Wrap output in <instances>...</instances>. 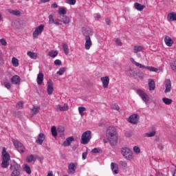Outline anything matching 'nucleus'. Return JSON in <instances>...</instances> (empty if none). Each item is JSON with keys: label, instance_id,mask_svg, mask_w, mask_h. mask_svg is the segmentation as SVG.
<instances>
[{"label": "nucleus", "instance_id": "55", "mask_svg": "<svg viewBox=\"0 0 176 176\" xmlns=\"http://www.w3.org/2000/svg\"><path fill=\"white\" fill-rule=\"evenodd\" d=\"M65 130V129H64V126H58L57 129L58 133H64Z\"/></svg>", "mask_w": 176, "mask_h": 176}, {"label": "nucleus", "instance_id": "56", "mask_svg": "<svg viewBox=\"0 0 176 176\" xmlns=\"http://www.w3.org/2000/svg\"><path fill=\"white\" fill-rule=\"evenodd\" d=\"M67 3H69V5H75L76 0H67Z\"/></svg>", "mask_w": 176, "mask_h": 176}, {"label": "nucleus", "instance_id": "43", "mask_svg": "<svg viewBox=\"0 0 176 176\" xmlns=\"http://www.w3.org/2000/svg\"><path fill=\"white\" fill-rule=\"evenodd\" d=\"M170 68H171L172 71H174L175 72H176V60H173L170 63Z\"/></svg>", "mask_w": 176, "mask_h": 176}, {"label": "nucleus", "instance_id": "44", "mask_svg": "<svg viewBox=\"0 0 176 176\" xmlns=\"http://www.w3.org/2000/svg\"><path fill=\"white\" fill-rule=\"evenodd\" d=\"M58 13H59V14H67V10H65V8L64 7H61L58 10Z\"/></svg>", "mask_w": 176, "mask_h": 176}, {"label": "nucleus", "instance_id": "27", "mask_svg": "<svg viewBox=\"0 0 176 176\" xmlns=\"http://www.w3.org/2000/svg\"><path fill=\"white\" fill-rule=\"evenodd\" d=\"M74 141V138L73 137H69L67 138L65 141L63 143V146H69L71 145V142Z\"/></svg>", "mask_w": 176, "mask_h": 176}, {"label": "nucleus", "instance_id": "38", "mask_svg": "<svg viewBox=\"0 0 176 176\" xmlns=\"http://www.w3.org/2000/svg\"><path fill=\"white\" fill-rule=\"evenodd\" d=\"M66 68L65 67H60L59 70L56 72L57 75H64V72H65Z\"/></svg>", "mask_w": 176, "mask_h": 176}, {"label": "nucleus", "instance_id": "37", "mask_svg": "<svg viewBox=\"0 0 176 176\" xmlns=\"http://www.w3.org/2000/svg\"><path fill=\"white\" fill-rule=\"evenodd\" d=\"M133 152L135 153V155H140V153H141V148H140L138 146H135L133 147Z\"/></svg>", "mask_w": 176, "mask_h": 176}, {"label": "nucleus", "instance_id": "29", "mask_svg": "<svg viewBox=\"0 0 176 176\" xmlns=\"http://www.w3.org/2000/svg\"><path fill=\"white\" fill-rule=\"evenodd\" d=\"M61 19V21L62 23H63V24H69L70 23V20H69V17H68L67 16L65 15H63L62 16H60Z\"/></svg>", "mask_w": 176, "mask_h": 176}, {"label": "nucleus", "instance_id": "54", "mask_svg": "<svg viewBox=\"0 0 176 176\" xmlns=\"http://www.w3.org/2000/svg\"><path fill=\"white\" fill-rule=\"evenodd\" d=\"M0 43H1L3 46H6V45H8V43L6 42V40H5V38H1V39H0Z\"/></svg>", "mask_w": 176, "mask_h": 176}, {"label": "nucleus", "instance_id": "14", "mask_svg": "<svg viewBox=\"0 0 176 176\" xmlns=\"http://www.w3.org/2000/svg\"><path fill=\"white\" fill-rule=\"evenodd\" d=\"M165 90L164 93L165 94H167V93H170L171 91V80L170 79H166L165 80Z\"/></svg>", "mask_w": 176, "mask_h": 176}, {"label": "nucleus", "instance_id": "64", "mask_svg": "<svg viewBox=\"0 0 176 176\" xmlns=\"http://www.w3.org/2000/svg\"><path fill=\"white\" fill-rule=\"evenodd\" d=\"M173 176H176V169L175 170V172L173 173Z\"/></svg>", "mask_w": 176, "mask_h": 176}, {"label": "nucleus", "instance_id": "58", "mask_svg": "<svg viewBox=\"0 0 176 176\" xmlns=\"http://www.w3.org/2000/svg\"><path fill=\"white\" fill-rule=\"evenodd\" d=\"M87 157V152L83 153L82 155V160H86Z\"/></svg>", "mask_w": 176, "mask_h": 176}, {"label": "nucleus", "instance_id": "62", "mask_svg": "<svg viewBox=\"0 0 176 176\" xmlns=\"http://www.w3.org/2000/svg\"><path fill=\"white\" fill-rule=\"evenodd\" d=\"M54 24H55L56 25H60V24L61 23H60L58 21L55 20Z\"/></svg>", "mask_w": 176, "mask_h": 176}, {"label": "nucleus", "instance_id": "61", "mask_svg": "<svg viewBox=\"0 0 176 176\" xmlns=\"http://www.w3.org/2000/svg\"><path fill=\"white\" fill-rule=\"evenodd\" d=\"M95 19H97L98 20H100L101 19V15L100 14H96L94 15Z\"/></svg>", "mask_w": 176, "mask_h": 176}, {"label": "nucleus", "instance_id": "6", "mask_svg": "<svg viewBox=\"0 0 176 176\" xmlns=\"http://www.w3.org/2000/svg\"><path fill=\"white\" fill-rule=\"evenodd\" d=\"M82 35L85 36V49L86 50H90V47L93 46V43L91 42L89 32H82Z\"/></svg>", "mask_w": 176, "mask_h": 176}, {"label": "nucleus", "instance_id": "35", "mask_svg": "<svg viewBox=\"0 0 176 176\" xmlns=\"http://www.w3.org/2000/svg\"><path fill=\"white\" fill-rule=\"evenodd\" d=\"M23 170L24 171H25V173L27 174H28L29 175L31 174L32 171H31V168L30 167V166H28V164H25L24 167H23Z\"/></svg>", "mask_w": 176, "mask_h": 176}, {"label": "nucleus", "instance_id": "40", "mask_svg": "<svg viewBox=\"0 0 176 176\" xmlns=\"http://www.w3.org/2000/svg\"><path fill=\"white\" fill-rule=\"evenodd\" d=\"M52 135L53 137H57V129H56V126H52L51 129Z\"/></svg>", "mask_w": 176, "mask_h": 176}, {"label": "nucleus", "instance_id": "49", "mask_svg": "<svg viewBox=\"0 0 176 176\" xmlns=\"http://www.w3.org/2000/svg\"><path fill=\"white\" fill-rule=\"evenodd\" d=\"M27 161L28 163H32L34 162V155H31L27 157Z\"/></svg>", "mask_w": 176, "mask_h": 176}, {"label": "nucleus", "instance_id": "16", "mask_svg": "<svg viewBox=\"0 0 176 176\" xmlns=\"http://www.w3.org/2000/svg\"><path fill=\"white\" fill-rule=\"evenodd\" d=\"M44 141H45V133H39L38 135L37 140H36V144H38L39 145H42Z\"/></svg>", "mask_w": 176, "mask_h": 176}, {"label": "nucleus", "instance_id": "57", "mask_svg": "<svg viewBox=\"0 0 176 176\" xmlns=\"http://www.w3.org/2000/svg\"><path fill=\"white\" fill-rule=\"evenodd\" d=\"M54 64L55 65H61V60H60V59H56L54 60Z\"/></svg>", "mask_w": 176, "mask_h": 176}, {"label": "nucleus", "instance_id": "28", "mask_svg": "<svg viewBox=\"0 0 176 176\" xmlns=\"http://www.w3.org/2000/svg\"><path fill=\"white\" fill-rule=\"evenodd\" d=\"M27 54H28V57H30V58H32L33 60H36V58H38V54L36 52H32L31 51H28L27 52Z\"/></svg>", "mask_w": 176, "mask_h": 176}, {"label": "nucleus", "instance_id": "21", "mask_svg": "<svg viewBox=\"0 0 176 176\" xmlns=\"http://www.w3.org/2000/svg\"><path fill=\"white\" fill-rule=\"evenodd\" d=\"M126 75H128V76H130L131 78H137V76H138V73H137V72L134 71L133 69H129L126 72Z\"/></svg>", "mask_w": 176, "mask_h": 176}, {"label": "nucleus", "instance_id": "8", "mask_svg": "<svg viewBox=\"0 0 176 176\" xmlns=\"http://www.w3.org/2000/svg\"><path fill=\"white\" fill-rule=\"evenodd\" d=\"M137 94H138L139 97L142 98V101L145 102V104H148L149 102V96L142 89H137L136 91Z\"/></svg>", "mask_w": 176, "mask_h": 176}, {"label": "nucleus", "instance_id": "2", "mask_svg": "<svg viewBox=\"0 0 176 176\" xmlns=\"http://www.w3.org/2000/svg\"><path fill=\"white\" fill-rule=\"evenodd\" d=\"M130 61H131V63L134 64V65H135V67H138V68H143L144 69H147L148 71H150L151 72H157V71H158L157 68H155L152 66H145L140 63H138L133 58H130Z\"/></svg>", "mask_w": 176, "mask_h": 176}, {"label": "nucleus", "instance_id": "10", "mask_svg": "<svg viewBox=\"0 0 176 176\" xmlns=\"http://www.w3.org/2000/svg\"><path fill=\"white\" fill-rule=\"evenodd\" d=\"M45 28V25H40L37 28H35L34 31L33 32L32 36L33 38H38L39 35H41Z\"/></svg>", "mask_w": 176, "mask_h": 176}, {"label": "nucleus", "instance_id": "42", "mask_svg": "<svg viewBox=\"0 0 176 176\" xmlns=\"http://www.w3.org/2000/svg\"><path fill=\"white\" fill-rule=\"evenodd\" d=\"M4 87L8 89V90H10L12 89V85H10V82L9 81H5L3 82Z\"/></svg>", "mask_w": 176, "mask_h": 176}, {"label": "nucleus", "instance_id": "53", "mask_svg": "<svg viewBox=\"0 0 176 176\" xmlns=\"http://www.w3.org/2000/svg\"><path fill=\"white\" fill-rule=\"evenodd\" d=\"M111 108L113 109H115V111H119V109H120V108L119 107V105L113 104L111 105Z\"/></svg>", "mask_w": 176, "mask_h": 176}, {"label": "nucleus", "instance_id": "22", "mask_svg": "<svg viewBox=\"0 0 176 176\" xmlns=\"http://www.w3.org/2000/svg\"><path fill=\"white\" fill-rule=\"evenodd\" d=\"M144 50H145V48L141 45H135L133 47V53L135 54H138L140 52H144Z\"/></svg>", "mask_w": 176, "mask_h": 176}, {"label": "nucleus", "instance_id": "3", "mask_svg": "<svg viewBox=\"0 0 176 176\" xmlns=\"http://www.w3.org/2000/svg\"><path fill=\"white\" fill-rule=\"evenodd\" d=\"M3 160L1 162V167L3 168H8L9 167V160H10V155L6 153V148H3L2 151Z\"/></svg>", "mask_w": 176, "mask_h": 176}, {"label": "nucleus", "instance_id": "51", "mask_svg": "<svg viewBox=\"0 0 176 176\" xmlns=\"http://www.w3.org/2000/svg\"><path fill=\"white\" fill-rule=\"evenodd\" d=\"M116 43L117 46H122L123 45L120 38H116Z\"/></svg>", "mask_w": 176, "mask_h": 176}, {"label": "nucleus", "instance_id": "13", "mask_svg": "<svg viewBox=\"0 0 176 176\" xmlns=\"http://www.w3.org/2000/svg\"><path fill=\"white\" fill-rule=\"evenodd\" d=\"M78 167L77 163L71 162L68 166L67 173L68 174H75L76 168Z\"/></svg>", "mask_w": 176, "mask_h": 176}, {"label": "nucleus", "instance_id": "25", "mask_svg": "<svg viewBox=\"0 0 176 176\" xmlns=\"http://www.w3.org/2000/svg\"><path fill=\"white\" fill-rule=\"evenodd\" d=\"M167 19L169 20V21H176V13L174 12L169 13Z\"/></svg>", "mask_w": 176, "mask_h": 176}, {"label": "nucleus", "instance_id": "33", "mask_svg": "<svg viewBox=\"0 0 176 176\" xmlns=\"http://www.w3.org/2000/svg\"><path fill=\"white\" fill-rule=\"evenodd\" d=\"M58 54V52L55 50H52L48 53V56H50V57H52V58H54V57H57Z\"/></svg>", "mask_w": 176, "mask_h": 176}, {"label": "nucleus", "instance_id": "48", "mask_svg": "<svg viewBox=\"0 0 176 176\" xmlns=\"http://www.w3.org/2000/svg\"><path fill=\"white\" fill-rule=\"evenodd\" d=\"M176 140V135H172L168 138V140L170 142H174Z\"/></svg>", "mask_w": 176, "mask_h": 176}, {"label": "nucleus", "instance_id": "60", "mask_svg": "<svg viewBox=\"0 0 176 176\" xmlns=\"http://www.w3.org/2000/svg\"><path fill=\"white\" fill-rule=\"evenodd\" d=\"M105 23H106L107 25H111V20H109V19L107 18L105 19Z\"/></svg>", "mask_w": 176, "mask_h": 176}, {"label": "nucleus", "instance_id": "9", "mask_svg": "<svg viewBox=\"0 0 176 176\" xmlns=\"http://www.w3.org/2000/svg\"><path fill=\"white\" fill-rule=\"evenodd\" d=\"M13 144L19 153H24V152H25V147H24V145L19 142V140H14Z\"/></svg>", "mask_w": 176, "mask_h": 176}, {"label": "nucleus", "instance_id": "4", "mask_svg": "<svg viewBox=\"0 0 176 176\" xmlns=\"http://www.w3.org/2000/svg\"><path fill=\"white\" fill-rule=\"evenodd\" d=\"M121 153L122 156L126 159V160H133L134 159V155L133 154V151L127 148V147H123L121 149Z\"/></svg>", "mask_w": 176, "mask_h": 176}, {"label": "nucleus", "instance_id": "47", "mask_svg": "<svg viewBox=\"0 0 176 176\" xmlns=\"http://www.w3.org/2000/svg\"><path fill=\"white\" fill-rule=\"evenodd\" d=\"M120 164L123 168H126V167H127V162L126 161H120Z\"/></svg>", "mask_w": 176, "mask_h": 176}, {"label": "nucleus", "instance_id": "11", "mask_svg": "<svg viewBox=\"0 0 176 176\" xmlns=\"http://www.w3.org/2000/svg\"><path fill=\"white\" fill-rule=\"evenodd\" d=\"M140 119V116L136 113L132 114L129 118H128V122L129 123H131L132 124H137L138 123V120Z\"/></svg>", "mask_w": 176, "mask_h": 176}, {"label": "nucleus", "instance_id": "15", "mask_svg": "<svg viewBox=\"0 0 176 176\" xmlns=\"http://www.w3.org/2000/svg\"><path fill=\"white\" fill-rule=\"evenodd\" d=\"M100 80L102 83V86L104 89H108V86L109 85V76H104L100 78Z\"/></svg>", "mask_w": 176, "mask_h": 176}, {"label": "nucleus", "instance_id": "31", "mask_svg": "<svg viewBox=\"0 0 176 176\" xmlns=\"http://www.w3.org/2000/svg\"><path fill=\"white\" fill-rule=\"evenodd\" d=\"M8 13H10V14H13L14 16H20V14H21V12L17 10H14L12 9H8Z\"/></svg>", "mask_w": 176, "mask_h": 176}, {"label": "nucleus", "instance_id": "24", "mask_svg": "<svg viewBox=\"0 0 176 176\" xmlns=\"http://www.w3.org/2000/svg\"><path fill=\"white\" fill-rule=\"evenodd\" d=\"M134 8L135 9H136V10H138V12H142L144 9H145V6L142 5L139 3H135Z\"/></svg>", "mask_w": 176, "mask_h": 176}, {"label": "nucleus", "instance_id": "1", "mask_svg": "<svg viewBox=\"0 0 176 176\" xmlns=\"http://www.w3.org/2000/svg\"><path fill=\"white\" fill-rule=\"evenodd\" d=\"M106 137H107L111 145H116L118 143V133L116 129L113 126H109L106 131Z\"/></svg>", "mask_w": 176, "mask_h": 176}, {"label": "nucleus", "instance_id": "34", "mask_svg": "<svg viewBox=\"0 0 176 176\" xmlns=\"http://www.w3.org/2000/svg\"><path fill=\"white\" fill-rule=\"evenodd\" d=\"M155 135H156V131H152L144 134V137H146L147 138H149L151 137H155Z\"/></svg>", "mask_w": 176, "mask_h": 176}, {"label": "nucleus", "instance_id": "5", "mask_svg": "<svg viewBox=\"0 0 176 176\" xmlns=\"http://www.w3.org/2000/svg\"><path fill=\"white\" fill-rule=\"evenodd\" d=\"M90 140H91V131H86L81 135V144L83 145H86L90 142Z\"/></svg>", "mask_w": 176, "mask_h": 176}, {"label": "nucleus", "instance_id": "18", "mask_svg": "<svg viewBox=\"0 0 176 176\" xmlns=\"http://www.w3.org/2000/svg\"><path fill=\"white\" fill-rule=\"evenodd\" d=\"M164 42L165 45H166V46H168V47H171V46L174 45V41L172 38H170V37L168 36H165Z\"/></svg>", "mask_w": 176, "mask_h": 176}, {"label": "nucleus", "instance_id": "52", "mask_svg": "<svg viewBox=\"0 0 176 176\" xmlns=\"http://www.w3.org/2000/svg\"><path fill=\"white\" fill-rule=\"evenodd\" d=\"M23 105H24V103L23 102H19L16 104V108H19V109H21V108H23Z\"/></svg>", "mask_w": 176, "mask_h": 176}, {"label": "nucleus", "instance_id": "19", "mask_svg": "<svg viewBox=\"0 0 176 176\" xmlns=\"http://www.w3.org/2000/svg\"><path fill=\"white\" fill-rule=\"evenodd\" d=\"M10 80L12 85H20V80H21V79L20 78V76L15 75L11 78Z\"/></svg>", "mask_w": 176, "mask_h": 176}, {"label": "nucleus", "instance_id": "50", "mask_svg": "<svg viewBox=\"0 0 176 176\" xmlns=\"http://www.w3.org/2000/svg\"><path fill=\"white\" fill-rule=\"evenodd\" d=\"M39 109H41L39 107H34L32 109V111L33 112V113H34V115H36V113L39 112Z\"/></svg>", "mask_w": 176, "mask_h": 176}, {"label": "nucleus", "instance_id": "41", "mask_svg": "<svg viewBox=\"0 0 176 176\" xmlns=\"http://www.w3.org/2000/svg\"><path fill=\"white\" fill-rule=\"evenodd\" d=\"M86 111L85 107H78V112L80 115V116H83L85 114H83V112Z\"/></svg>", "mask_w": 176, "mask_h": 176}, {"label": "nucleus", "instance_id": "63", "mask_svg": "<svg viewBox=\"0 0 176 176\" xmlns=\"http://www.w3.org/2000/svg\"><path fill=\"white\" fill-rule=\"evenodd\" d=\"M47 176H53V173H52V172H50V173L47 174Z\"/></svg>", "mask_w": 176, "mask_h": 176}, {"label": "nucleus", "instance_id": "59", "mask_svg": "<svg viewBox=\"0 0 176 176\" xmlns=\"http://www.w3.org/2000/svg\"><path fill=\"white\" fill-rule=\"evenodd\" d=\"M51 8L52 9H56V8H58V5H57L56 3H54L53 4H52Z\"/></svg>", "mask_w": 176, "mask_h": 176}, {"label": "nucleus", "instance_id": "45", "mask_svg": "<svg viewBox=\"0 0 176 176\" xmlns=\"http://www.w3.org/2000/svg\"><path fill=\"white\" fill-rule=\"evenodd\" d=\"M48 19L50 24H54V21H56L52 14L49 15Z\"/></svg>", "mask_w": 176, "mask_h": 176}, {"label": "nucleus", "instance_id": "20", "mask_svg": "<svg viewBox=\"0 0 176 176\" xmlns=\"http://www.w3.org/2000/svg\"><path fill=\"white\" fill-rule=\"evenodd\" d=\"M111 168L113 174H119V166L114 162L111 163Z\"/></svg>", "mask_w": 176, "mask_h": 176}, {"label": "nucleus", "instance_id": "36", "mask_svg": "<svg viewBox=\"0 0 176 176\" xmlns=\"http://www.w3.org/2000/svg\"><path fill=\"white\" fill-rule=\"evenodd\" d=\"M12 64L14 67H19V60L16 58L13 57L12 58Z\"/></svg>", "mask_w": 176, "mask_h": 176}, {"label": "nucleus", "instance_id": "12", "mask_svg": "<svg viewBox=\"0 0 176 176\" xmlns=\"http://www.w3.org/2000/svg\"><path fill=\"white\" fill-rule=\"evenodd\" d=\"M54 91V87H53V81H52V80H49L47 82V93L48 96H52Z\"/></svg>", "mask_w": 176, "mask_h": 176}, {"label": "nucleus", "instance_id": "46", "mask_svg": "<svg viewBox=\"0 0 176 176\" xmlns=\"http://www.w3.org/2000/svg\"><path fill=\"white\" fill-rule=\"evenodd\" d=\"M155 176H168L167 175L164 174L162 170L156 171Z\"/></svg>", "mask_w": 176, "mask_h": 176}, {"label": "nucleus", "instance_id": "7", "mask_svg": "<svg viewBox=\"0 0 176 176\" xmlns=\"http://www.w3.org/2000/svg\"><path fill=\"white\" fill-rule=\"evenodd\" d=\"M10 170H11V176H20L21 170V166L18 164H14V165H11L10 167Z\"/></svg>", "mask_w": 176, "mask_h": 176}, {"label": "nucleus", "instance_id": "30", "mask_svg": "<svg viewBox=\"0 0 176 176\" xmlns=\"http://www.w3.org/2000/svg\"><path fill=\"white\" fill-rule=\"evenodd\" d=\"M62 46H63V49L65 54H66V56H68V54H69V48L68 47V44L63 43L62 44Z\"/></svg>", "mask_w": 176, "mask_h": 176}, {"label": "nucleus", "instance_id": "39", "mask_svg": "<svg viewBox=\"0 0 176 176\" xmlns=\"http://www.w3.org/2000/svg\"><path fill=\"white\" fill-rule=\"evenodd\" d=\"M91 153H102V150L100 148H94L91 150Z\"/></svg>", "mask_w": 176, "mask_h": 176}, {"label": "nucleus", "instance_id": "32", "mask_svg": "<svg viewBox=\"0 0 176 176\" xmlns=\"http://www.w3.org/2000/svg\"><path fill=\"white\" fill-rule=\"evenodd\" d=\"M162 102H164L165 105H171V104H173V100L168 98H163Z\"/></svg>", "mask_w": 176, "mask_h": 176}, {"label": "nucleus", "instance_id": "26", "mask_svg": "<svg viewBox=\"0 0 176 176\" xmlns=\"http://www.w3.org/2000/svg\"><path fill=\"white\" fill-rule=\"evenodd\" d=\"M43 73H39L37 76V85L38 86H41L42 83H43Z\"/></svg>", "mask_w": 176, "mask_h": 176}, {"label": "nucleus", "instance_id": "23", "mask_svg": "<svg viewBox=\"0 0 176 176\" xmlns=\"http://www.w3.org/2000/svg\"><path fill=\"white\" fill-rule=\"evenodd\" d=\"M148 87L150 91H153L156 87V85L155 84V80L153 79H148Z\"/></svg>", "mask_w": 176, "mask_h": 176}, {"label": "nucleus", "instance_id": "17", "mask_svg": "<svg viewBox=\"0 0 176 176\" xmlns=\"http://www.w3.org/2000/svg\"><path fill=\"white\" fill-rule=\"evenodd\" d=\"M56 111H60V112H63V111H68L69 107H68V104H65L63 106H61V104H57L55 107Z\"/></svg>", "mask_w": 176, "mask_h": 176}]
</instances>
